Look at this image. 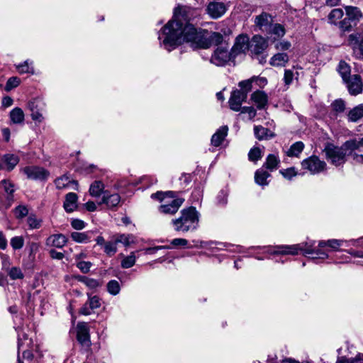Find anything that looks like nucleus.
Wrapping results in <instances>:
<instances>
[{
	"mask_svg": "<svg viewBox=\"0 0 363 363\" xmlns=\"http://www.w3.org/2000/svg\"><path fill=\"white\" fill-rule=\"evenodd\" d=\"M195 10L188 6L179 5L174 10L173 18L158 34L160 44L169 52L174 50L183 42H186V30Z\"/></svg>",
	"mask_w": 363,
	"mask_h": 363,
	"instance_id": "nucleus-1",
	"label": "nucleus"
},
{
	"mask_svg": "<svg viewBox=\"0 0 363 363\" xmlns=\"http://www.w3.org/2000/svg\"><path fill=\"white\" fill-rule=\"evenodd\" d=\"M186 42L191 43L193 48H208L213 44H220L223 35L219 33L208 32L206 30H197L194 26H189L186 30Z\"/></svg>",
	"mask_w": 363,
	"mask_h": 363,
	"instance_id": "nucleus-2",
	"label": "nucleus"
},
{
	"mask_svg": "<svg viewBox=\"0 0 363 363\" xmlns=\"http://www.w3.org/2000/svg\"><path fill=\"white\" fill-rule=\"evenodd\" d=\"M313 242L308 245V243H301L293 245H279L276 247H263L264 252L269 255H298L299 252L305 254L311 255V259H326L328 254L319 249H313Z\"/></svg>",
	"mask_w": 363,
	"mask_h": 363,
	"instance_id": "nucleus-3",
	"label": "nucleus"
},
{
	"mask_svg": "<svg viewBox=\"0 0 363 363\" xmlns=\"http://www.w3.org/2000/svg\"><path fill=\"white\" fill-rule=\"evenodd\" d=\"M199 214L195 207L184 208L181 211L179 218L173 219L172 223L177 232L186 233L197 229Z\"/></svg>",
	"mask_w": 363,
	"mask_h": 363,
	"instance_id": "nucleus-4",
	"label": "nucleus"
},
{
	"mask_svg": "<svg viewBox=\"0 0 363 363\" xmlns=\"http://www.w3.org/2000/svg\"><path fill=\"white\" fill-rule=\"evenodd\" d=\"M151 198L162 203L159 207V211L164 214L173 215L176 213L184 202L183 199L175 198L173 191H157L151 195Z\"/></svg>",
	"mask_w": 363,
	"mask_h": 363,
	"instance_id": "nucleus-5",
	"label": "nucleus"
},
{
	"mask_svg": "<svg viewBox=\"0 0 363 363\" xmlns=\"http://www.w3.org/2000/svg\"><path fill=\"white\" fill-rule=\"evenodd\" d=\"M324 151L328 161L335 167L342 165L346 161V156L348 155V150L347 147H345V143L341 147L328 144Z\"/></svg>",
	"mask_w": 363,
	"mask_h": 363,
	"instance_id": "nucleus-6",
	"label": "nucleus"
},
{
	"mask_svg": "<svg viewBox=\"0 0 363 363\" xmlns=\"http://www.w3.org/2000/svg\"><path fill=\"white\" fill-rule=\"evenodd\" d=\"M348 155L356 163H363V139H354L345 142Z\"/></svg>",
	"mask_w": 363,
	"mask_h": 363,
	"instance_id": "nucleus-7",
	"label": "nucleus"
},
{
	"mask_svg": "<svg viewBox=\"0 0 363 363\" xmlns=\"http://www.w3.org/2000/svg\"><path fill=\"white\" fill-rule=\"evenodd\" d=\"M28 179L45 182L50 177V172L39 166H26L21 169Z\"/></svg>",
	"mask_w": 363,
	"mask_h": 363,
	"instance_id": "nucleus-8",
	"label": "nucleus"
},
{
	"mask_svg": "<svg viewBox=\"0 0 363 363\" xmlns=\"http://www.w3.org/2000/svg\"><path fill=\"white\" fill-rule=\"evenodd\" d=\"M301 166L303 169H307L311 174H315L325 169L326 163L316 156H311L303 160Z\"/></svg>",
	"mask_w": 363,
	"mask_h": 363,
	"instance_id": "nucleus-9",
	"label": "nucleus"
},
{
	"mask_svg": "<svg viewBox=\"0 0 363 363\" xmlns=\"http://www.w3.org/2000/svg\"><path fill=\"white\" fill-rule=\"evenodd\" d=\"M231 55L227 48L219 47L212 55L211 62L216 66H223L230 60Z\"/></svg>",
	"mask_w": 363,
	"mask_h": 363,
	"instance_id": "nucleus-10",
	"label": "nucleus"
},
{
	"mask_svg": "<svg viewBox=\"0 0 363 363\" xmlns=\"http://www.w3.org/2000/svg\"><path fill=\"white\" fill-rule=\"evenodd\" d=\"M250 39L247 35H240L236 39L233 47L232 48V55L234 56L245 53L250 50Z\"/></svg>",
	"mask_w": 363,
	"mask_h": 363,
	"instance_id": "nucleus-11",
	"label": "nucleus"
},
{
	"mask_svg": "<svg viewBox=\"0 0 363 363\" xmlns=\"http://www.w3.org/2000/svg\"><path fill=\"white\" fill-rule=\"evenodd\" d=\"M247 97L246 91H241L238 89L232 91L228 101L230 109L234 111H239L241 109L242 102L246 100Z\"/></svg>",
	"mask_w": 363,
	"mask_h": 363,
	"instance_id": "nucleus-12",
	"label": "nucleus"
},
{
	"mask_svg": "<svg viewBox=\"0 0 363 363\" xmlns=\"http://www.w3.org/2000/svg\"><path fill=\"white\" fill-rule=\"evenodd\" d=\"M348 91L352 95H357L362 91L363 84L359 74H354L344 80Z\"/></svg>",
	"mask_w": 363,
	"mask_h": 363,
	"instance_id": "nucleus-13",
	"label": "nucleus"
},
{
	"mask_svg": "<svg viewBox=\"0 0 363 363\" xmlns=\"http://www.w3.org/2000/svg\"><path fill=\"white\" fill-rule=\"evenodd\" d=\"M101 300L97 296H91L88 294V300L79 310V313L88 315L91 314L94 310L100 308Z\"/></svg>",
	"mask_w": 363,
	"mask_h": 363,
	"instance_id": "nucleus-14",
	"label": "nucleus"
},
{
	"mask_svg": "<svg viewBox=\"0 0 363 363\" xmlns=\"http://www.w3.org/2000/svg\"><path fill=\"white\" fill-rule=\"evenodd\" d=\"M227 11V6L223 2H210L206 8L207 13L213 19L223 16Z\"/></svg>",
	"mask_w": 363,
	"mask_h": 363,
	"instance_id": "nucleus-15",
	"label": "nucleus"
},
{
	"mask_svg": "<svg viewBox=\"0 0 363 363\" xmlns=\"http://www.w3.org/2000/svg\"><path fill=\"white\" fill-rule=\"evenodd\" d=\"M267 40L261 35H255L252 37L250 43V50L252 54L259 55L267 48Z\"/></svg>",
	"mask_w": 363,
	"mask_h": 363,
	"instance_id": "nucleus-16",
	"label": "nucleus"
},
{
	"mask_svg": "<svg viewBox=\"0 0 363 363\" xmlns=\"http://www.w3.org/2000/svg\"><path fill=\"white\" fill-rule=\"evenodd\" d=\"M28 108L31 112L30 116L32 119L34 121L41 123L43 120L42 103L37 99H33L28 102Z\"/></svg>",
	"mask_w": 363,
	"mask_h": 363,
	"instance_id": "nucleus-17",
	"label": "nucleus"
},
{
	"mask_svg": "<svg viewBox=\"0 0 363 363\" xmlns=\"http://www.w3.org/2000/svg\"><path fill=\"white\" fill-rule=\"evenodd\" d=\"M67 242V237L61 233L51 235L45 240L46 246L54 247L57 248L63 247Z\"/></svg>",
	"mask_w": 363,
	"mask_h": 363,
	"instance_id": "nucleus-18",
	"label": "nucleus"
},
{
	"mask_svg": "<svg viewBox=\"0 0 363 363\" xmlns=\"http://www.w3.org/2000/svg\"><path fill=\"white\" fill-rule=\"evenodd\" d=\"M121 201V196L119 194H109L108 191L104 192V195L101 201L99 204H106L108 208H112L117 206Z\"/></svg>",
	"mask_w": 363,
	"mask_h": 363,
	"instance_id": "nucleus-19",
	"label": "nucleus"
},
{
	"mask_svg": "<svg viewBox=\"0 0 363 363\" xmlns=\"http://www.w3.org/2000/svg\"><path fill=\"white\" fill-rule=\"evenodd\" d=\"M272 16L262 12L260 15L257 16L255 18V24L262 30H266L269 29L270 25H272Z\"/></svg>",
	"mask_w": 363,
	"mask_h": 363,
	"instance_id": "nucleus-20",
	"label": "nucleus"
},
{
	"mask_svg": "<svg viewBox=\"0 0 363 363\" xmlns=\"http://www.w3.org/2000/svg\"><path fill=\"white\" fill-rule=\"evenodd\" d=\"M228 133V127L227 125L220 127L211 137V145L214 147H219L225 139Z\"/></svg>",
	"mask_w": 363,
	"mask_h": 363,
	"instance_id": "nucleus-21",
	"label": "nucleus"
},
{
	"mask_svg": "<svg viewBox=\"0 0 363 363\" xmlns=\"http://www.w3.org/2000/svg\"><path fill=\"white\" fill-rule=\"evenodd\" d=\"M19 157L16 155L6 154L1 158V164L4 165V169L10 172L15 168L19 162Z\"/></svg>",
	"mask_w": 363,
	"mask_h": 363,
	"instance_id": "nucleus-22",
	"label": "nucleus"
},
{
	"mask_svg": "<svg viewBox=\"0 0 363 363\" xmlns=\"http://www.w3.org/2000/svg\"><path fill=\"white\" fill-rule=\"evenodd\" d=\"M267 34L269 35V38L270 39L272 35H274L273 39L272 40V42H275L278 39L282 38L285 33L286 30L284 27L279 24V23H274L270 25L269 27V29L267 31Z\"/></svg>",
	"mask_w": 363,
	"mask_h": 363,
	"instance_id": "nucleus-23",
	"label": "nucleus"
},
{
	"mask_svg": "<svg viewBox=\"0 0 363 363\" xmlns=\"http://www.w3.org/2000/svg\"><path fill=\"white\" fill-rule=\"evenodd\" d=\"M251 100L256 104L258 109L264 108L267 104V95L262 91H256L251 95Z\"/></svg>",
	"mask_w": 363,
	"mask_h": 363,
	"instance_id": "nucleus-24",
	"label": "nucleus"
},
{
	"mask_svg": "<svg viewBox=\"0 0 363 363\" xmlns=\"http://www.w3.org/2000/svg\"><path fill=\"white\" fill-rule=\"evenodd\" d=\"M289 61V57L286 52H278L274 55L269 60V64L273 67H285Z\"/></svg>",
	"mask_w": 363,
	"mask_h": 363,
	"instance_id": "nucleus-25",
	"label": "nucleus"
},
{
	"mask_svg": "<svg viewBox=\"0 0 363 363\" xmlns=\"http://www.w3.org/2000/svg\"><path fill=\"white\" fill-rule=\"evenodd\" d=\"M254 133L255 137L259 140H269L274 137V133L269 129L264 128L262 125H256L254 128Z\"/></svg>",
	"mask_w": 363,
	"mask_h": 363,
	"instance_id": "nucleus-26",
	"label": "nucleus"
},
{
	"mask_svg": "<svg viewBox=\"0 0 363 363\" xmlns=\"http://www.w3.org/2000/svg\"><path fill=\"white\" fill-rule=\"evenodd\" d=\"M77 195L72 192L68 193L63 205L65 210L68 213L74 211L77 208Z\"/></svg>",
	"mask_w": 363,
	"mask_h": 363,
	"instance_id": "nucleus-27",
	"label": "nucleus"
},
{
	"mask_svg": "<svg viewBox=\"0 0 363 363\" xmlns=\"http://www.w3.org/2000/svg\"><path fill=\"white\" fill-rule=\"evenodd\" d=\"M94 233L91 230L83 233L73 232L71 233V238L76 242L87 243L91 240Z\"/></svg>",
	"mask_w": 363,
	"mask_h": 363,
	"instance_id": "nucleus-28",
	"label": "nucleus"
},
{
	"mask_svg": "<svg viewBox=\"0 0 363 363\" xmlns=\"http://www.w3.org/2000/svg\"><path fill=\"white\" fill-rule=\"evenodd\" d=\"M76 330L77 340H89V327L86 323H79Z\"/></svg>",
	"mask_w": 363,
	"mask_h": 363,
	"instance_id": "nucleus-29",
	"label": "nucleus"
},
{
	"mask_svg": "<svg viewBox=\"0 0 363 363\" xmlns=\"http://www.w3.org/2000/svg\"><path fill=\"white\" fill-rule=\"evenodd\" d=\"M270 177V174L264 169L261 168L257 169L255 174V181L260 186H267L269 182L267 178Z\"/></svg>",
	"mask_w": 363,
	"mask_h": 363,
	"instance_id": "nucleus-30",
	"label": "nucleus"
},
{
	"mask_svg": "<svg viewBox=\"0 0 363 363\" xmlns=\"http://www.w3.org/2000/svg\"><path fill=\"white\" fill-rule=\"evenodd\" d=\"M346 16H348L354 23L362 18V13L359 9L355 6H346Z\"/></svg>",
	"mask_w": 363,
	"mask_h": 363,
	"instance_id": "nucleus-31",
	"label": "nucleus"
},
{
	"mask_svg": "<svg viewBox=\"0 0 363 363\" xmlns=\"http://www.w3.org/2000/svg\"><path fill=\"white\" fill-rule=\"evenodd\" d=\"M104 184L101 181L94 182L89 187V194L91 196L99 197L101 194H104Z\"/></svg>",
	"mask_w": 363,
	"mask_h": 363,
	"instance_id": "nucleus-32",
	"label": "nucleus"
},
{
	"mask_svg": "<svg viewBox=\"0 0 363 363\" xmlns=\"http://www.w3.org/2000/svg\"><path fill=\"white\" fill-rule=\"evenodd\" d=\"M279 162L278 156L274 154H269L266 159L264 167L272 172L277 169Z\"/></svg>",
	"mask_w": 363,
	"mask_h": 363,
	"instance_id": "nucleus-33",
	"label": "nucleus"
},
{
	"mask_svg": "<svg viewBox=\"0 0 363 363\" xmlns=\"http://www.w3.org/2000/svg\"><path fill=\"white\" fill-rule=\"evenodd\" d=\"M10 119L13 123H22L24 121V113L20 108H15L10 112Z\"/></svg>",
	"mask_w": 363,
	"mask_h": 363,
	"instance_id": "nucleus-34",
	"label": "nucleus"
},
{
	"mask_svg": "<svg viewBox=\"0 0 363 363\" xmlns=\"http://www.w3.org/2000/svg\"><path fill=\"white\" fill-rule=\"evenodd\" d=\"M344 13L341 9H334L328 14V22L336 25L339 23L340 20L343 17Z\"/></svg>",
	"mask_w": 363,
	"mask_h": 363,
	"instance_id": "nucleus-35",
	"label": "nucleus"
},
{
	"mask_svg": "<svg viewBox=\"0 0 363 363\" xmlns=\"http://www.w3.org/2000/svg\"><path fill=\"white\" fill-rule=\"evenodd\" d=\"M32 65L33 62L27 60L23 63L16 65V67L20 74L30 73L33 74L35 72Z\"/></svg>",
	"mask_w": 363,
	"mask_h": 363,
	"instance_id": "nucleus-36",
	"label": "nucleus"
},
{
	"mask_svg": "<svg viewBox=\"0 0 363 363\" xmlns=\"http://www.w3.org/2000/svg\"><path fill=\"white\" fill-rule=\"evenodd\" d=\"M363 117V105H359L352 108L348 113L350 121L356 122Z\"/></svg>",
	"mask_w": 363,
	"mask_h": 363,
	"instance_id": "nucleus-37",
	"label": "nucleus"
},
{
	"mask_svg": "<svg viewBox=\"0 0 363 363\" xmlns=\"http://www.w3.org/2000/svg\"><path fill=\"white\" fill-rule=\"evenodd\" d=\"M337 71L340 73V76L342 77L343 81L346 80L349 77H352L350 75V66L345 61L340 62L337 67Z\"/></svg>",
	"mask_w": 363,
	"mask_h": 363,
	"instance_id": "nucleus-38",
	"label": "nucleus"
},
{
	"mask_svg": "<svg viewBox=\"0 0 363 363\" xmlns=\"http://www.w3.org/2000/svg\"><path fill=\"white\" fill-rule=\"evenodd\" d=\"M304 145L302 142H296L294 143L286 152V155L289 157H298L303 151Z\"/></svg>",
	"mask_w": 363,
	"mask_h": 363,
	"instance_id": "nucleus-39",
	"label": "nucleus"
},
{
	"mask_svg": "<svg viewBox=\"0 0 363 363\" xmlns=\"http://www.w3.org/2000/svg\"><path fill=\"white\" fill-rule=\"evenodd\" d=\"M344 242H346V241H345L343 240L333 239V240H328V242L320 241L318 243V246L320 247H323L328 245L330 247H331L332 249H333L334 250H338L339 247L341 245H342V244Z\"/></svg>",
	"mask_w": 363,
	"mask_h": 363,
	"instance_id": "nucleus-40",
	"label": "nucleus"
},
{
	"mask_svg": "<svg viewBox=\"0 0 363 363\" xmlns=\"http://www.w3.org/2000/svg\"><path fill=\"white\" fill-rule=\"evenodd\" d=\"M70 183L77 185V182L76 181H71L69 178L66 175H63L55 180L56 187L59 189H62L68 186Z\"/></svg>",
	"mask_w": 363,
	"mask_h": 363,
	"instance_id": "nucleus-41",
	"label": "nucleus"
},
{
	"mask_svg": "<svg viewBox=\"0 0 363 363\" xmlns=\"http://www.w3.org/2000/svg\"><path fill=\"white\" fill-rule=\"evenodd\" d=\"M117 243H122L125 246H128L134 242V237L129 234H120L115 236Z\"/></svg>",
	"mask_w": 363,
	"mask_h": 363,
	"instance_id": "nucleus-42",
	"label": "nucleus"
},
{
	"mask_svg": "<svg viewBox=\"0 0 363 363\" xmlns=\"http://www.w3.org/2000/svg\"><path fill=\"white\" fill-rule=\"evenodd\" d=\"M135 260H136V257L135 255V252H132L130 254V255L123 257V259L121 262V267L123 269L130 268L135 264Z\"/></svg>",
	"mask_w": 363,
	"mask_h": 363,
	"instance_id": "nucleus-43",
	"label": "nucleus"
},
{
	"mask_svg": "<svg viewBox=\"0 0 363 363\" xmlns=\"http://www.w3.org/2000/svg\"><path fill=\"white\" fill-rule=\"evenodd\" d=\"M117 244L115 238L113 241L106 242L104 247V252L109 257L113 256L117 252Z\"/></svg>",
	"mask_w": 363,
	"mask_h": 363,
	"instance_id": "nucleus-44",
	"label": "nucleus"
},
{
	"mask_svg": "<svg viewBox=\"0 0 363 363\" xmlns=\"http://www.w3.org/2000/svg\"><path fill=\"white\" fill-rule=\"evenodd\" d=\"M79 281L84 283L89 289H96L100 286L99 281L86 277H79Z\"/></svg>",
	"mask_w": 363,
	"mask_h": 363,
	"instance_id": "nucleus-45",
	"label": "nucleus"
},
{
	"mask_svg": "<svg viewBox=\"0 0 363 363\" xmlns=\"http://www.w3.org/2000/svg\"><path fill=\"white\" fill-rule=\"evenodd\" d=\"M356 26L348 16H346L342 21L339 22V27L343 31H349L350 30L353 26Z\"/></svg>",
	"mask_w": 363,
	"mask_h": 363,
	"instance_id": "nucleus-46",
	"label": "nucleus"
},
{
	"mask_svg": "<svg viewBox=\"0 0 363 363\" xmlns=\"http://www.w3.org/2000/svg\"><path fill=\"white\" fill-rule=\"evenodd\" d=\"M0 186H2L4 191L9 196H11L15 191L14 184L9 179L1 180Z\"/></svg>",
	"mask_w": 363,
	"mask_h": 363,
	"instance_id": "nucleus-47",
	"label": "nucleus"
},
{
	"mask_svg": "<svg viewBox=\"0 0 363 363\" xmlns=\"http://www.w3.org/2000/svg\"><path fill=\"white\" fill-rule=\"evenodd\" d=\"M107 290L109 294L116 296L119 294L121 287L116 280H111L107 284Z\"/></svg>",
	"mask_w": 363,
	"mask_h": 363,
	"instance_id": "nucleus-48",
	"label": "nucleus"
},
{
	"mask_svg": "<svg viewBox=\"0 0 363 363\" xmlns=\"http://www.w3.org/2000/svg\"><path fill=\"white\" fill-rule=\"evenodd\" d=\"M27 223L30 229H38L41 226L42 220L38 219L35 215H30Z\"/></svg>",
	"mask_w": 363,
	"mask_h": 363,
	"instance_id": "nucleus-49",
	"label": "nucleus"
},
{
	"mask_svg": "<svg viewBox=\"0 0 363 363\" xmlns=\"http://www.w3.org/2000/svg\"><path fill=\"white\" fill-rule=\"evenodd\" d=\"M7 273L9 277L13 280L23 279L24 277L21 269L16 267L10 268L7 271Z\"/></svg>",
	"mask_w": 363,
	"mask_h": 363,
	"instance_id": "nucleus-50",
	"label": "nucleus"
},
{
	"mask_svg": "<svg viewBox=\"0 0 363 363\" xmlns=\"http://www.w3.org/2000/svg\"><path fill=\"white\" fill-rule=\"evenodd\" d=\"M20 83H21V80L18 77H10L6 83L5 90L6 91H9L11 89L17 87L20 84Z\"/></svg>",
	"mask_w": 363,
	"mask_h": 363,
	"instance_id": "nucleus-51",
	"label": "nucleus"
},
{
	"mask_svg": "<svg viewBox=\"0 0 363 363\" xmlns=\"http://www.w3.org/2000/svg\"><path fill=\"white\" fill-rule=\"evenodd\" d=\"M10 243L13 250H20L23 247L24 239L21 236H16L11 239Z\"/></svg>",
	"mask_w": 363,
	"mask_h": 363,
	"instance_id": "nucleus-52",
	"label": "nucleus"
},
{
	"mask_svg": "<svg viewBox=\"0 0 363 363\" xmlns=\"http://www.w3.org/2000/svg\"><path fill=\"white\" fill-rule=\"evenodd\" d=\"M248 157L250 161L257 162L262 157V151L259 147L251 149L248 153Z\"/></svg>",
	"mask_w": 363,
	"mask_h": 363,
	"instance_id": "nucleus-53",
	"label": "nucleus"
},
{
	"mask_svg": "<svg viewBox=\"0 0 363 363\" xmlns=\"http://www.w3.org/2000/svg\"><path fill=\"white\" fill-rule=\"evenodd\" d=\"M14 214L17 218H23L28 214V209L26 206L20 205L15 208Z\"/></svg>",
	"mask_w": 363,
	"mask_h": 363,
	"instance_id": "nucleus-54",
	"label": "nucleus"
},
{
	"mask_svg": "<svg viewBox=\"0 0 363 363\" xmlns=\"http://www.w3.org/2000/svg\"><path fill=\"white\" fill-rule=\"evenodd\" d=\"M331 106L333 110L335 111L337 113L343 112L345 108V102L341 99L335 100L331 104Z\"/></svg>",
	"mask_w": 363,
	"mask_h": 363,
	"instance_id": "nucleus-55",
	"label": "nucleus"
},
{
	"mask_svg": "<svg viewBox=\"0 0 363 363\" xmlns=\"http://www.w3.org/2000/svg\"><path fill=\"white\" fill-rule=\"evenodd\" d=\"M276 50L279 51H281V52H284L285 50H288L291 47V44L288 40H282L277 42L274 45Z\"/></svg>",
	"mask_w": 363,
	"mask_h": 363,
	"instance_id": "nucleus-56",
	"label": "nucleus"
},
{
	"mask_svg": "<svg viewBox=\"0 0 363 363\" xmlns=\"http://www.w3.org/2000/svg\"><path fill=\"white\" fill-rule=\"evenodd\" d=\"M227 201H228L227 192L224 190L220 191L216 197L217 204L219 206H225L227 203Z\"/></svg>",
	"mask_w": 363,
	"mask_h": 363,
	"instance_id": "nucleus-57",
	"label": "nucleus"
},
{
	"mask_svg": "<svg viewBox=\"0 0 363 363\" xmlns=\"http://www.w3.org/2000/svg\"><path fill=\"white\" fill-rule=\"evenodd\" d=\"M240 111L242 113H247L250 120L253 119L257 114L256 110L252 106L241 107Z\"/></svg>",
	"mask_w": 363,
	"mask_h": 363,
	"instance_id": "nucleus-58",
	"label": "nucleus"
},
{
	"mask_svg": "<svg viewBox=\"0 0 363 363\" xmlns=\"http://www.w3.org/2000/svg\"><path fill=\"white\" fill-rule=\"evenodd\" d=\"M77 267L83 272L87 273L89 272L90 268L91 267V263L90 262L85 261H79L77 264Z\"/></svg>",
	"mask_w": 363,
	"mask_h": 363,
	"instance_id": "nucleus-59",
	"label": "nucleus"
},
{
	"mask_svg": "<svg viewBox=\"0 0 363 363\" xmlns=\"http://www.w3.org/2000/svg\"><path fill=\"white\" fill-rule=\"evenodd\" d=\"M280 173L284 177L291 179L293 177L296 175V172L294 167L288 168L280 171Z\"/></svg>",
	"mask_w": 363,
	"mask_h": 363,
	"instance_id": "nucleus-60",
	"label": "nucleus"
},
{
	"mask_svg": "<svg viewBox=\"0 0 363 363\" xmlns=\"http://www.w3.org/2000/svg\"><path fill=\"white\" fill-rule=\"evenodd\" d=\"M239 86L242 89L241 91H246L247 94L252 89V81L245 80L239 83Z\"/></svg>",
	"mask_w": 363,
	"mask_h": 363,
	"instance_id": "nucleus-61",
	"label": "nucleus"
},
{
	"mask_svg": "<svg viewBox=\"0 0 363 363\" xmlns=\"http://www.w3.org/2000/svg\"><path fill=\"white\" fill-rule=\"evenodd\" d=\"M294 79V72L291 69H285L284 76V82L286 85H289Z\"/></svg>",
	"mask_w": 363,
	"mask_h": 363,
	"instance_id": "nucleus-62",
	"label": "nucleus"
},
{
	"mask_svg": "<svg viewBox=\"0 0 363 363\" xmlns=\"http://www.w3.org/2000/svg\"><path fill=\"white\" fill-rule=\"evenodd\" d=\"M0 256L2 261V268L7 272L10 269V259L8 255L4 254H0Z\"/></svg>",
	"mask_w": 363,
	"mask_h": 363,
	"instance_id": "nucleus-63",
	"label": "nucleus"
},
{
	"mask_svg": "<svg viewBox=\"0 0 363 363\" xmlns=\"http://www.w3.org/2000/svg\"><path fill=\"white\" fill-rule=\"evenodd\" d=\"M71 225L74 229L82 230L85 228V223L79 219H74L71 222Z\"/></svg>",
	"mask_w": 363,
	"mask_h": 363,
	"instance_id": "nucleus-64",
	"label": "nucleus"
}]
</instances>
